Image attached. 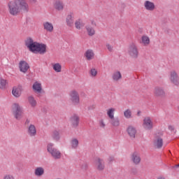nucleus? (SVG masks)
<instances>
[{
  "instance_id": "nucleus-1",
  "label": "nucleus",
  "mask_w": 179,
  "mask_h": 179,
  "mask_svg": "<svg viewBox=\"0 0 179 179\" xmlns=\"http://www.w3.org/2000/svg\"><path fill=\"white\" fill-rule=\"evenodd\" d=\"M8 10L12 16H17L20 12L27 13L29 12V4L26 0H14L8 2Z\"/></svg>"
},
{
  "instance_id": "nucleus-2",
  "label": "nucleus",
  "mask_w": 179,
  "mask_h": 179,
  "mask_svg": "<svg viewBox=\"0 0 179 179\" xmlns=\"http://www.w3.org/2000/svg\"><path fill=\"white\" fill-rule=\"evenodd\" d=\"M25 45L27 47L29 50L31 52H34V54H41V55H43L47 52V45L44 43H40L38 42H34L33 38H28L25 41Z\"/></svg>"
},
{
  "instance_id": "nucleus-3",
  "label": "nucleus",
  "mask_w": 179,
  "mask_h": 179,
  "mask_svg": "<svg viewBox=\"0 0 179 179\" xmlns=\"http://www.w3.org/2000/svg\"><path fill=\"white\" fill-rule=\"evenodd\" d=\"M47 150L50 155H51L52 157L55 159V160H59L61 157H62V154L59 150L57 149L54 147V143H50L48 144Z\"/></svg>"
},
{
  "instance_id": "nucleus-4",
  "label": "nucleus",
  "mask_w": 179,
  "mask_h": 179,
  "mask_svg": "<svg viewBox=\"0 0 179 179\" xmlns=\"http://www.w3.org/2000/svg\"><path fill=\"white\" fill-rule=\"evenodd\" d=\"M12 113L15 117V119L17 120H20L22 119V115L23 114V110L20 105L19 103H13L12 106Z\"/></svg>"
},
{
  "instance_id": "nucleus-5",
  "label": "nucleus",
  "mask_w": 179,
  "mask_h": 179,
  "mask_svg": "<svg viewBox=\"0 0 179 179\" xmlns=\"http://www.w3.org/2000/svg\"><path fill=\"white\" fill-rule=\"evenodd\" d=\"M128 54L131 58L136 59L139 57V50L135 43H131L128 48Z\"/></svg>"
},
{
  "instance_id": "nucleus-6",
  "label": "nucleus",
  "mask_w": 179,
  "mask_h": 179,
  "mask_svg": "<svg viewBox=\"0 0 179 179\" xmlns=\"http://www.w3.org/2000/svg\"><path fill=\"white\" fill-rule=\"evenodd\" d=\"M70 100L73 106H78L80 103V98L79 96V92L76 90H73L69 93Z\"/></svg>"
},
{
  "instance_id": "nucleus-7",
  "label": "nucleus",
  "mask_w": 179,
  "mask_h": 179,
  "mask_svg": "<svg viewBox=\"0 0 179 179\" xmlns=\"http://www.w3.org/2000/svg\"><path fill=\"white\" fill-rule=\"evenodd\" d=\"M95 164L99 171H103V170L106 169V165L104 164V160L103 159L97 157L95 159Z\"/></svg>"
},
{
  "instance_id": "nucleus-8",
  "label": "nucleus",
  "mask_w": 179,
  "mask_h": 179,
  "mask_svg": "<svg viewBox=\"0 0 179 179\" xmlns=\"http://www.w3.org/2000/svg\"><path fill=\"white\" fill-rule=\"evenodd\" d=\"M30 68V66L27 64V62L24 60H22L19 63V69L20 72H22L23 73H26L27 71H29V69Z\"/></svg>"
},
{
  "instance_id": "nucleus-9",
  "label": "nucleus",
  "mask_w": 179,
  "mask_h": 179,
  "mask_svg": "<svg viewBox=\"0 0 179 179\" xmlns=\"http://www.w3.org/2000/svg\"><path fill=\"white\" fill-rule=\"evenodd\" d=\"M79 116H78L76 114L73 115L70 117V122L72 125L73 128H78L79 126V121H80Z\"/></svg>"
},
{
  "instance_id": "nucleus-10",
  "label": "nucleus",
  "mask_w": 179,
  "mask_h": 179,
  "mask_svg": "<svg viewBox=\"0 0 179 179\" xmlns=\"http://www.w3.org/2000/svg\"><path fill=\"white\" fill-rule=\"evenodd\" d=\"M154 94L157 97H165L166 96V92H164V90L162 87H155L154 90Z\"/></svg>"
},
{
  "instance_id": "nucleus-11",
  "label": "nucleus",
  "mask_w": 179,
  "mask_h": 179,
  "mask_svg": "<svg viewBox=\"0 0 179 179\" xmlns=\"http://www.w3.org/2000/svg\"><path fill=\"white\" fill-rule=\"evenodd\" d=\"M154 146L157 149H162L163 148V138L159 135L155 136V139L154 140Z\"/></svg>"
},
{
  "instance_id": "nucleus-12",
  "label": "nucleus",
  "mask_w": 179,
  "mask_h": 179,
  "mask_svg": "<svg viewBox=\"0 0 179 179\" xmlns=\"http://www.w3.org/2000/svg\"><path fill=\"white\" fill-rule=\"evenodd\" d=\"M171 82L175 85V86H179V78L176 71L171 72Z\"/></svg>"
},
{
  "instance_id": "nucleus-13",
  "label": "nucleus",
  "mask_w": 179,
  "mask_h": 179,
  "mask_svg": "<svg viewBox=\"0 0 179 179\" xmlns=\"http://www.w3.org/2000/svg\"><path fill=\"white\" fill-rule=\"evenodd\" d=\"M131 162L136 165L139 164L141 163V155H139V153L138 152H134L131 154Z\"/></svg>"
},
{
  "instance_id": "nucleus-14",
  "label": "nucleus",
  "mask_w": 179,
  "mask_h": 179,
  "mask_svg": "<svg viewBox=\"0 0 179 179\" xmlns=\"http://www.w3.org/2000/svg\"><path fill=\"white\" fill-rule=\"evenodd\" d=\"M143 124L145 129H152L153 128V122H152L150 117H145L143 120Z\"/></svg>"
},
{
  "instance_id": "nucleus-15",
  "label": "nucleus",
  "mask_w": 179,
  "mask_h": 179,
  "mask_svg": "<svg viewBox=\"0 0 179 179\" xmlns=\"http://www.w3.org/2000/svg\"><path fill=\"white\" fill-rule=\"evenodd\" d=\"M144 7L146 9V10H155V8L156 6H155V3L150 1H145L144 3Z\"/></svg>"
},
{
  "instance_id": "nucleus-16",
  "label": "nucleus",
  "mask_w": 179,
  "mask_h": 179,
  "mask_svg": "<svg viewBox=\"0 0 179 179\" xmlns=\"http://www.w3.org/2000/svg\"><path fill=\"white\" fill-rule=\"evenodd\" d=\"M12 93L15 97H20V94H22V85L13 87Z\"/></svg>"
},
{
  "instance_id": "nucleus-17",
  "label": "nucleus",
  "mask_w": 179,
  "mask_h": 179,
  "mask_svg": "<svg viewBox=\"0 0 179 179\" xmlns=\"http://www.w3.org/2000/svg\"><path fill=\"white\" fill-rule=\"evenodd\" d=\"M127 131L129 136L133 139H135V135H136V129L132 126H129Z\"/></svg>"
},
{
  "instance_id": "nucleus-18",
  "label": "nucleus",
  "mask_w": 179,
  "mask_h": 179,
  "mask_svg": "<svg viewBox=\"0 0 179 179\" xmlns=\"http://www.w3.org/2000/svg\"><path fill=\"white\" fill-rule=\"evenodd\" d=\"M28 134L29 136H36V135H37V130L36 129V126H34V124H30L29 127Z\"/></svg>"
},
{
  "instance_id": "nucleus-19",
  "label": "nucleus",
  "mask_w": 179,
  "mask_h": 179,
  "mask_svg": "<svg viewBox=\"0 0 179 179\" xmlns=\"http://www.w3.org/2000/svg\"><path fill=\"white\" fill-rule=\"evenodd\" d=\"M85 57H86L87 61H92L94 58V52L92 50H87L85 53Z\"/></svg>"
},
{
  "instance_id": "nucleus-20",
  "label": "nucleus",
  "mask_w": 179,
  "mask_h": 179,
  "mask_svg": "<svg viewBox=\"0 0 179 179\" xmlns=\"http://www.w3.org/2000/svg\"><path fill=\"white\" fill-rule=\"evenodd\" d=\"M43 27L45 30L50 31V33L54 30V26H52V24L48 22L43 23Z\"/></svg>"
},
{
  "instance_id": "nucleus-21",
  "label": "nucleus",
  "mask_w": 179,
  "mask_h": 179,
  "mask_svg": "<svg viewBox=\"0 0 179 179\" xmlns=\"http://www.w3.org/2000/svg\"><path fill=\"white\" fill-rule=\"evenodd\" d=\"M34 174L37 177H41V176L44 175V168H43V167H37L35 169Z\"/></svg>"
},
{
  "instance_id": "nucleus-22",
  "label": "nucleus",
  "mask_w": 179,
  "mask_h": 179,
  "mask_svg": "<svg viewBox=\"0 0 179 179\" xmlns=\"http://www.w3.org/2000/svg\"><path fill=\"white\" fill-rule=\"evenodd\" d=\"M55 8L57 10H64V3L62 1L57 0L55 3Z\"/></svg>"
},
{
  "instance_id": "nucleus-23",
  "label": "nucleus",
  "mask_w": 179,
  "mask_h": 179,
  "mask_svg": "<svg viewBox=\"0 0 179 179\" xmlns=\"http://www.w3.org/2000/svg\"><path fill=\"white\" fill-rule=\"evenodd\" d=\"M32 89L35 92H37V93H41V90H43V89L41 88V84L38 83V82L34 83Z\"/></svg>"
},
{
  "instance_id": "nucleus-24",
  "label": "nucleus",
  "mask_w": 179,
  "mask_h": 179,
  "mask_svg": "<svg viewBox=\"0 0 179 179\" xmlns=\"http://www.w3.org/2000/svg\"><path fill=\"white\" fill-rule=\"evenodd\" d=\"M85 29L88 33V36H90V37H92V36H94V34H96V31L90 25H87L85 27Z\"/></svg>"
},
{
  "instance_id": "nucleus-25",
  "label": "nucleus",
  "mask_w": 179,
  "mask_h": 179,
  "mask_svg": "<svg viewBox=\"0 0 179 179\" xmlns=\"http://www.w3.org/2000/svg\"><path fill=\"white\" fill-rule=\"evenodd\" d=\"M52 138L53 141H56V142H58L59 139L61 138V136H59V131L55 130L52 132Z\"/></svg>"
},
{
  "instance_id": "nucleus-26",
  "label": "nucleus",
  "mask_w": 179,
  "mask_h": 179,
  "mask_svg": "<svg viewBox=\"0 0 179 179\" xmlns=\"http://www.w3.org/2000/svg\"><path fill=\"white\" fill-rule=\"evenodd\" d=\"M75 27L76 29H78V30H80V29H82V27H85V23H83L82 20L78 19L75 22Z\"/></svg>"
},
{
  "instance_id": "nucleus-27",
  "label": "nucleus",
  "mask_w": 179,
  "mask_h": 179,
  "mask_svg": "<svg viewBox=\"0 0 179 179\" xmlns=\"http://www.w3.org/2000/svg\"><path fill=\"white\" fill-rule=\"evenodd\" d=\"M66 24L69 27H72V26H73V18L72 17V15H67Z\"/></svg>"
},
{
  "instance_id": "nucleus-28",
  "label": "nucleus",
  "mask_w": 179,
  "mask_h": 179,
  "mask_svg": "<svg viewBox=\"0 0 179 179\" xmlns=\"http://www.w3.org/2000/svg\"><path fill=\"white\" fill-rule=\"evenodd\" d=\"M110 122L113 127H120V119L118 117L111 118Z\"/></svg>"
},
{
  "instance_id": "nucleus-29",
  "label": "nucleus",
  "mask_w": 179,
  "mask_h": 179,
  "mask_svg": "<svg viewBox=\"0 0 179 179\" xmlns=\"http://www.w3.org/2000/svg\"><path fill=\"white\" fill-rule=\"evenodd\" d=\"M28 101L30 106H31L32 107H36V106H37V101H36V99H34V96H30L28 97Z\"/></svg>"
},
{
  "instance_id": "nucleus-30",
  "label": "nucleus",
  "mask_w": 179,
  "mask_h": 179,
  "mask_svg": "<svg viewBox=\"0 0 179 179\" xmlns=\"http://www.w3.org/2000/svg\"><path fill=\"white\" fill-rule=\"evenodd\" d=\"M112 78L113 80L118 81L122 78V76L121 75V72L117 71L113 73Z\"/></svg>"
},
{
  "instance_id": "nucleus-31",
  "label": "nucleus",
  "mask_w": 179,
  "mask_h": 179,
  "mask_svg": "<svg viewBox=\"0 0 179 179\" xmlns=\"http://www.w3.org/2000/svg\"><path fill=\"white\" fill-rule=\"evenodd\" d=\"M7 83L8 82H6V80L0 77V89L1 90L6 89Z\"/></svg>"
},
{
  "instance_id": "nucleus-32",
  "label": "nucleus",
  "mask_w": 179,
  "mask_h": 179,
  "mask_svg": "<svg viewBox=\"0 0 179 179\" xmlns=\"http://www.w3.org/2000/svg\"><path fill=\"white\" fill-rule=\"evenodd\" d=\"M142 43L145 45H148V44H150V39H149V37L146 36H142Z\"/></svg>"
},
{
  "instance_id": "nucleus-33",
  "label": "nucleus",
  "mask_w": 179,
  "mask_h": 179,
  "mask_svg": "<svg viewBox=\"0 0 179 179\" xmlns=\"http://www.w3.org/2000/svg\"><path fill=\"white\" fill-rule=\"evenodd\" d=\"M124 115L125 118H132V112L131 110L127 109L124 112Z\"/></svg>"
},
{
  "instance_id": "nucleus-34",
  "label": "nucleus",
  "mask_w": 179,
  "mask_h": 179,
  "mask_svg": "<svg viewBox=\"0 0 179 179\" xmlns=\"http://www.w3.org/2000/svg\"><path fill=\"white\" fill-rule=\"evenodd\" d=\"M114 111H115V109L114 108H111L108 110L107 114L109 118L111 119L114 117Z\"/></svg>"
},
{
  "instance_id": "nucleus-35",
  "label": "nucleus",
  "mask_w": 179,
  "mask_h": 179,
  "mask_svg": "<svg viewBox=\"0 0 179 179\" xmlns=\"http://www.w3.org/2000/svg\"><path fill=\"white\" fill-rule=\"evenodd\" d=\"M53 69L55 72H61L62 66L59 63H56L53 65Z\"/></svg>"
},
{
  "instance_id": "nucleus-36",
  "label": "nucleus",
  "mask_w": 179,
  "mask_h": 179,
  "mask_svg": "<svg viewBox=\"0 0 179 179\" xmlns=\"http://www.w3.org/2000/svg\"><path fill=\"white\" fill-rule=\"evenodd\" d=\"M78 145H79V141H78V139L74 138L71 141V146L73 149H76Z\"/></svg>"
},
{
  "instance_id": "nucleus-37",
  "label": "nucleus",
  "mask_w": 179,
  "mask_h": 179,
  "mask_svg": "<svg viewBox=\"0 0 179 179\" xmlns=\"http://www.w3.org/2000/svg\"><path fill=\"white\" fill-rule=\"evenodd\" d=\"M91 76H97V71L96 69H92L90 71Z\"/></svg>"
},
{
  "instance_id": "nucleus-38",
  "label": "nucleus",
  "mask_w": 179,
  "mask_h": 179,
  "mask_svg": "<svg viewBox=\"0 0 179 179\" xmlns=\"http://www.w3.org/2000/svg\"><path fill=\"white\" fill-rule=\"evenodd\" d=\"M106 48L110 51V52H113V46L109 43L106 44Z\"/></svg>"
},
{
  "instance_id": "nucleus-39",
  "label": "nucleus",
  "mask_w": 179,
  "mask_h": 179,
  "mask_svg": "<svg viewBox=\"0 0 179 179\" xmlns=\"http://www.w3.org/2000/svg\"><path fill=\"white\" fill-rule=\"evenodd\" d=\"M3 179H15L12 175H6Z\"/></svg>"
},
{
  "instance_id": "nucleus-40",
  "label": "nucleus",
  "mask_w": 179,
  "mask_h": 179,
  "mask_svg": "<svg viewBox=\"0 0 179 179\" xmlns=\"http://www.w3.org/2000/svg\"><path fill=\"white\" fill-rule=\"evenodd\" d=\"M115 158L113 156H110L109 157V158L108 159V163H113V162H114Z\"/></svg>"
},
{
  "instance_id": "nucleus-41",
  "label": "nucleus",
  "mask_w": 179,
  "mask_h": 179,
  "mask_svg": "<svg viewBox=\"0 0 179 179\" xmlns=\"http://www.w3.org/2000/svg\"><path fill=\"white\" fill-rule=\"evenodd\" d=\"M100 127L104 128L106 127V124H104V121L103 120H100Z\"/></svg>"
},
{
  "instance_id": "nucleus-42",
  "label": "nucleus",
  "mask_w": 179,
  "mask_h": 179,
  "mask_svg": "<svg viewBox=\"0 0 179 179\" xmlns=\"http://www.w3.org/2000/svg\"><path fill=\"white\" fill-rule=\"evenodd\" d=\"M179 168V164L172 166V170H177Z\"/></svg>"
},
{
  "instance_id": "nucleus-43",
  "label": "nucleus",
  "mask_w": 179,
  "mask_h": 179,
  "mask_svg": "<svg viewBox=\"0 0 179 179\" xmlns=\"http://www.w3.org/2000/svg\"><path fill=\"white\" fill-rule=\"evenodd\" d=\"M168 129H169V131H174V127H173V126L169 125L168 127Z\"/></svg>"
},
{
  "instance_id": "nucleus-44",
  "label": "nucleus",
  "mask_w": 179,
  "mask_h": 179,
  "mask_svg": "<svg viewBox=\"0 0 179 179\" xmlns=\"http://www.w3.org/2000/svg\"><path fill=\"white\" fill-rule=\"evenodd\" d=\"M82 169H85V170H86V169H87V164H85V167L83 166Z\"/></svg>"
},
{
  "instance_id": "nucleus-45",
  "label": "nucleus",
  "mask_w": 179,
  "mask_h": 179,
  "mask_svg": "<svg viewBox=\"0 0 179 179\" xmlns=\"http://www.w3.org/2000/svg\"><path fill=\"white\" fill-rule=\"evenodd\" d=\"M25 124H30V120H29V119H27Z\"/></svg>"
},
{
  "instance_id": "nucleus-46",
  "label": "nucleus",
  "mask_w": 179,
  "mask_h": 179,
  "mask_svg": "<svg viewBox=\"0 0 179 179\" xmlns=\"http://www.w3.org/2000/svg\"><path fill=\"white\" fill-rule=\"evenodd\" d=\"M141 110H138V112H137V115H138V117H139L140 115H141Z\"/></svg>"
},
{
  "instance_id": "nucleus-47",
  "label": "nucleus",
  "mask_w": 179,
  "mask_h": 179,
  "mask_svg": "<svg viewBox=\"0 0 179 179\" xmlns=\"http://www.w3.org/2000/svg\"><path fill=\"white\" fill-rule=\"evenodd\" d=\"M38 97L41 98V93H38V95H37Z\"/></svg>"
},
{
  "instance_id": "nucleus-48",
  "label": "nucleus",
  "mask_w": 179,
  "mask_h": 179,
  "mask_svg": "<svg viewBox=\"0 0 179 179\" xmlns=\"http://www.w3.org/2000/svg\"><path fill=\"white\" fill-rule=\"evenodd\" d=\"M93 108H94V106H90L89 107V110H93Z\"/></svg>"
},
{
  "instance_id": "nucleus-49",
  "label": "nucleus",
  "mask_w": 179,
  "mask_h": 179,
  "mask_svg": "<svg viewBox=\"0 0 179 179\" xmlns=\"http://www.w3.org/2000/svg\"><path fill=\"white\" fill-rule=\"evenodd\" d=\"M31 2H33L34 3H36V0H29Z\"/></svg>"
},
{
  "instance_id": "nucleus-50",
  "label": "nucleus",
  "mask_w": 179,
  "mask_h": 179,
  "mask_svg": "<svg viewBox=\"0 0 179 179\" xmlns=\"http://www.w3.org/2000/svg\"><path fill=\"white\" fill-rule=\"evenodd\" d=\"M92 24H94V26H96V22H94V21H92Z\"/></svg>"
},
{
  "instance_id": "nucleus-51",
  "label": "nucleus",
  "mask_w": 179,
  "mask_h": 179,
  "mask_svg": "<svg viewBox=\"0 0 179 179\" xmlns=\"http://www.w3.org/2000/svg\"><path fill=\"white\" fill-rule=\"evenodd\" d=\"M158 179H166V178H164V177H159L158 178Z\"/></svg>"
},
{
  "instance_id": "nucleus-52",
  "label": "nucleus",
  "mask_w": 179,
  "mask_h": 179,
  "mask_svg": "<svg viewBox=\"0 0 179 179\" xmlns=\"http://www.w3.org/2000/svg\"><path fill=\"white\" fill-rule=\"evenodd\" d=\"M122 8H125V4H122Z\"/></svg>"
},
{
  "instance_id": "nucleus-53",
  "label": "nucleus",
  "mask_w": 179,
  "mask_h": 179,
  "mask_svg": "<svg viewBox=\"0 0 179 179\" xmlns=\"http://www.w3.org/2000/svg\"><path fill=\"white\" fill-rule=\"evenodd\" d=\"M133 170H134V171H136V169H133Z\"/></svg>"
}]
</instances>
